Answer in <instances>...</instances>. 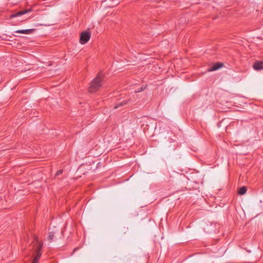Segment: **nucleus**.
I'll return each instance as SVG.
<instances>
[{
    "label": "nucleus",
    "instance_id": "1",
    "mask_svg": "<svg viewBox=\"0 0 263 263\" xmlns=\"http://www.w3.org/2000/svg\"><path fill=\"white\" fill-rule=\"evenodd\" d=\"M43 243L41 242L37 236H34L33 242V249L35 254V257L32 263H38L42 255Z\"/></svg>",
    "mask_w": 263,
    "mask_h": 263
},
{
    "label": "nucleus",
    "instance_id": "2",
    "mask_svg": "<svg viewBox=\"0 0 263 263\" xmlns=\"http://www.w3.org/2000/svg\"><path fill=\"white\" fill-rule=\"evenodd\" d=\"M103 80V74L101 73H99L90 83L88 89L89 92L90 93H93L97 91L102 86Z\"/></svg>",
    "mask_w": 263,
    "mask_h": 263
},
{
    "label": "nucleus",
    "instance_id": "3",
    "mask_svg": "<svg viewBox=\"0 0 263 263\" xmlns=\"http://www.w3.org/2000/svg\"><path fill=\"white\" fill-rule=\"evenodd\" d=\"M90 38V33L87 31H84L81 33L80 38V43L81 44H86Z\"/></svg>",
    "mask_w": 263,
    "mask_h": 263
},
{
    "label": "nucleus",
    "instance_id": "4",
    "mask_svg": "<svg viewBox=\"0 0 263 263\" xmlns=\"http://www.w3.org/2000/svg\"><path fill=\"white\" fill-rule=\"evenodd\" d=\"M31 10H32L31 9H28L20 10V11H17L16 13L11 14L9 15V16H13V17L20 16L21 15L25 14L29 12H30Z\"/></svg>",
    "mask_w": 263,
    "mask_h": 263
},
{
    "label": "nucleus",
    "instance_id": "5",
    "mask_svg": "<svg viewBox=\"0 0 263 263\" xmlns=\"http://www.w3.org/2000/svg\"><path fill=\"white\" fill-rule=\"evenodd\" d=\"M253 68L256 70H260L263 69V61H256L253 65Z\"/></svg>",
    "mask_w": 263,
    "mask_h": 263
},
{
    "label": "nucleus",
    "instance_id": "6",
    "mask_svg": "<svg viewBox=\"0 0 263 263\" xmlns=\"http://www.w3.org/2000/svg\"><path fill=\"white\" fill-rule=\"evenodd\" d=\"M35 31V29H24V30H17L15 31V33H24V34H31L33 32Z\"/></svg>",
    "mask_w": 263,
    "mask_h": 263
},
{
    "label": "nucleus",
    "instance_id": "7",
    "mask_svg": "<svg viewBox=\"0 0 263 263\" xmlns=\"http://www.w3.org/2000/svg\"><path fill=\"white\" fill-rule=\"evenodd\" d=\"M223 66V63H216L214 64L209 69V71H215Z\"/></svg>",
    "mask_w": 263,
    "mask_h": 263
},
{
    "label": "nucleus",
    "instance_id": "8",
    "mask_svg": "<svg viewBox=\"0 0 263 263\" xmlns=\"http://www.w3.org/2000/svg\"><path fill=\"white\" fill-rule=\"evenodd\" d=\"M247 191V189L246 186H242L239 189L238 193L239 195H244Z\"/></svg>",
    "mask_w": 263,
    "mask_h": 263
},
{
    "label": "nucleus",
    "instance_id": "9",
    "mask_svg": "<svg viewBox=\"0 0 263 263\" xmlns=\"http://www.w3.org/2000/svg\"><path fill=\"white\" fill-rule=\"evenodd\" d=\"M54 238V233L52 232H49L48 235V238L51 242Z\"/></svg>",
    "mask_w": 263,
    "mask_h": 263
},
{
    "label": "nucleus",
    "instance_id": "10",
    "mask_svg": "<svg viewBox=\"0 0 263 263\" xmlns=\"http://www.w3.org/2000/svg\"><path fill=\"white\" fill-rule=\"evenodd\" d=\"M145 89V86H141V87H140L139 88H138V90H136L135 92V93H138V92H141L143 90H144V89Z\"/></svg>",
    "mask_w": 263,
    "mask_h": 263
},
{
    "label": "nucleus",
    "instance_id": "11",
    "mask_svg": "<svg viewBox=\"0 0 263 263\" xmlns=\"http://www.w3.org/2000/svg\"><path fill=\"white\" fill-rule=\"evenodd\" d=\"M126 104V102L124 101L123 102H121V103L120 104H118L117 106H116L114 108H118L120 106H122V105H125Z\"/></svg>",
    "mask_w": 263,
    "mask_h": 263
},
{
    "label": "nucleus",
    "instance_id": "12",
    "mask_svg": "<svg viewBox=\"0 0 263 263\" xmlns=\"http://www.w3.org/2000/svg\"><path fill=\"white\" fill-rule=\"evenodd\" d=\"M63 172V171L62 170H59L58 171H57V172L56 173V174L55 175L56 176H59L60 175H61Z\"/></svg>",
    "mask_w": 263,
    "mask_h": 263
},
{
    "label": "nucleus",
    "instance_id": "13",
    "mask_svg": "<svg viewBox=\"0 0 263 263\" xmlns=\"http://www.w3.org/2000/svg\"><path fill=\"white\" fill-rule=\"evenodd\" d=\"M42 25H44V26H49V24H37L35 25V26H42Z\"/></svg>",
    "mask_w": 263,
    "mask_h": 263
},
{
    "label": "nucleus",
    "instance_id": "14",
    "mask_svg": "<svg viewBox=\"0 0 263 263\" xmlns=\"http://www.w3.org/2000/svg\"><path fill=\"white\" fill-rule=\"evenodd\" d=\"M78 250V248H74V250H73V252H75L76 250Z\"/></svg>",
    "mask_w": 263,
    "mask_h": 263
}]
</instances>
